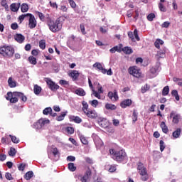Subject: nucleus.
<instances>
[{
	"mask_svg": "<svg viewBox=\"0 0 182 182\" xmlns=\"http://www.w3.org/2000/svg\"><path fill=\"white\" fill-rule=\"evenodd\" d=\"M46 24L48 26L50 31L56 33L62 29V25L60 24V19L57 18L56 20H53L50 17L48 16L46 18Z\"/></svg>",
	"mask_w": 182,
	"mask_h": 182,
	"instance_id": "1",
	"label": "nucleus"
},
{
	"mask_svg": "<svg viewBox=\"0 0 182 182\" xmlns=\"http://www.w3.org/2000/svg\"><path fill=\"white\" fill-rule=\"evenodd\" d=\"M109 153L112 154V159L118 163L127 160V154H126L124 150L115 151L114 149H109Z\"/></svg>",
	"mask_w": 182,
	"mask_h": 182,
	"instance_id": "2",
	"label": "nucleus"
},
{
	"mask_svg": "<svg viewBox=\"0 0 182 182\" xmlns=\"http://www.w3.org/2000/svg\"><path fill=\"white\" fill-rule=\"evenodd\" d=\"M15 53V49L11 46H4L0 48V55L4 58H12Z\"/></svg>",
	"mask_w": 182,
	"mask_h": 182,
	"instance_id": "3",
	"label": "nucleus"
},
{
	"mask_svg": "<svg viewBox=\"0 0 182 182\" xmlns=\"http://www.w3.org/2000/svg\"><path fill=\"white\" fill-rule=\"evenodd\" d=\"M137 170L141 176V180L142 181H147L149 180V173H147V168L144 167V165L141 162L137 164Z\"/></svg>",
	"mask_w": 182,
	"mask_h": 182,
	"instance_id": "4",
	"label": "nucleus"
},
{
	"mask_svg": "<svg viewBox=\"0 0 182 182\" xmlns=\"http://www.w3.org/2000/svg\"><path fill=\"white\" fill-rule=\"evenodd\" d=\"M128 73L134 77H136V79H140V77H141V70L137 66L129 67Z\"/></svg>",
	"mask_w": 182,
	"mask_h": 182,
	"instance_id": "5",
	"label": "nucleus"
},
{
	"mask_svg": "<svg viewBox=\"0 0 182 182\" xmlns=\"http://www.w3.org/2000/svg\"><path fill=\"white\" fill-rule=\"evenodd\" d=\"M93 68H96L97 70L100 72H102L103 75H108V76H112L113 75V72L112 71V68H109L108 70L103 68V65H102V63H95L93 65Z\"/></svg>",
	"mask_w": 182,
	"mask_h": 182,
	"instance_id": "6",
	"label": "nucleus"
},
{
	"mask_svg": "<svg viewBox=\"0 0 182 182\" xmlns=\"http://www.w3.org/2000/svg\"><path fill=\"white\" fill-rule=\"evenodd\" d=\"M45 82L51 92H56V90H58L60 87L56 82H53L52 79L49 77L45 78Z\"/></svg>",
	"mask_w": 182,
	"mask_h": 182,
	"instance_id": "7",
	"label": "nucleus"
},
{
	"mask_svg": "<svg viewBox=\"0 0 182 182\" xmlns=\"http://www.w3.org/2000/svg\"><path fill=\"white\" fill-rule=\"evenodd\" d=\"M169 117L172 119V123H173V124H178L182 119L181 115L175 111H171Z\"/></svg>",
	"mask_w": 182,
	"mask_h": 182,
	"instance_id": "8",
	"label": "nucleus"
},
{
	"mask_svg": "<svg viewBox=\"0 0 182 182\" xmlns=\"http://www.w3.org/2000/svg\"><path fill=\"white\" fill-rule=\"evenodd\" d=\"M27 15L29 16L28 28H30V29H34V28H36V25H38L36 18H35V16L32 15L31 14L28 13Z\"/></svg>",
	"mask_w": 182,
	"mask_h": 182,
	"instance_id": "9",
	"label": "nucleus"
},
{
	"mask_svg": "<svg viewBox=\"0 0 182 182\" xmlns=\"http://www.w3.org/2000/svg\"><path fill=\"white\" fill-rule=\"evenodd\" d=\"M90 176H92V170L90 168H88L84 176L80 177V181L81 182H89V178H90Z\"/></svg>",
	"mask_w": 182,
	"mask_h": 182,
	"instance_id": "10",
	"label": "nucleus"
},
{
	"mask_svg": "<svg viewBox=\"0 0 182 182\" xmlns=\"http://www.w3.org/2000/svg\"><path fill=\"white\" fill-rule=\"evenodd\" d=\"M109 99L112 102H117L119 100V95L117 94V90H114V92L109 91L107 95Z\"/></svg>",
	"mask_w": 182,
	"mask_h": 182,
	"instance_id": "11",
	"label": "nucleus"
},
{
	"mask_svg": "<svg viewBox=\"0 0 182 182\" xmlns=\"http://www.w3.org/2000/svg\"><path fill=\"white\" fill-rule=\"evenodd\" d=\"M49 123H50L49 119H40L38 122L34 124V126L35 127L37 126V129H38V127L41 129V127H43L45 124H49Z\"/></svg>",
	"mask_w": 182,
	"mask_h": 182,
	"instance_id": "12",
	"label": "nucleus"
},
{
	"mask_svg": "<svg viewBox=\"0 0 182 182\" xmlns=\"http://www.w3.org/2000/svg\"><path fill=\"white\" fill-rule=\"evenodd\" d=\"M14 95L17 97V99H21V102H26L28 100V97L23 92H14Z\"/></svg>",
	"mask_w": 182,
	"mask_h": 182,
	"instance_id": "13",
	"label": "nucleus"
},
{
	"mask_svg": "<svg viewBox=\"0 0 182 182\" xmlns=\"http://www.w3.org/2000/svg\"><path fill=\"white\" fill-rule=\"evenodd\" d=\"M132 101L130 99L124 100L120 103V106L122 109H126V107H129L132 106Z\"/></svg>",
	"mask_w": 182,
	"mask_h": 182,
	"instance_id": "14",
	"label": "nucleus"
},
{
	"mask_svg": "<svg viewBox=\"0 0 182 182\" xmlns=\"http://www.w3.org/2000/svg\"><path fill=\"white\" fill-rule=\"evenodd\" d=\"M89 119H96L97 117V113L95 110H88L85 113Z\"/></svg>",
	"mask_w": 182,
	"mask_h": 182,
	"instance_id": "15",
	"label": "nucleus"
},
{
	"mask_svg": "<svg viewBox=\"0 0 182 182\" xmlns=\"http://www.w3.org/2000/svg\"><path fill=\"white\" fill-rule=\"evenodd\" d=\"M19 8H21V3H12L10 5V10L11 12H18Z\"/></svg>",
	"mask_w": 182,
	"mask_h": 182,
	"instance_id": "16",
	"label": "nucleus"
},
{
	"mask_svg": "<svg viewBox=\"0 0 182 182\" xmlns=\"http://www.w3.org/2000/svg\"><path fill=\"white\" fill-rule=\"evenodd\" d=\"M69 76L72 77L73 80H77V77L80 76V73H79V71L73 70L69 73Z\"/></svg>",
	"mask_w": 182,
	"mask_h": 182,
	"instance_id": "17",
	"label": "nucleus"
},
{
	"mask_svg": "<svg viewBox=\"0 0 182 182\" xmlns=\"http://www.w3.org/2000/svg\"><path fill=\"white\" fill-rule=\"evenodd\" d=\"M14 38L18 43H23V41H25V36L22 34H16Z\"/></svg>",
	"mask_w": 182,
	"mask_h": 182,
	"instance_id": "18",
	"label": "nucleus"
},
{
	"mask_svg": "<svg viewBox=\"0 0 182 182\" xmlns=\"http://www.w3.org/2000/svg\"><path fill=\"white\" fill-rule=\"evenodd\" d=\"M164 2H166V0H160V2L159 4V11H161V12H166L167 11V9L163 4H164Z\"/></svg>",
	"mask_w": 182,
	"mask_h": 182,
	"instance_id": "19",
	"label": "nucleus"
},
{
	"mask_svg": "<svg viewBox=\"0 0 182 182\" xmlns=\"http://www.w3.org/2000/svg\"><path fill=\"white\" fill-rule=\"evenodd\" d=\"M70 121L74 122L75 123H77V124L82 123V119L79 117H75V116H70Z\"/></svg>",
	"mask_w": 182,
	"mask_h": 182,
	"instance_id": "20",
	"label": "nucleus"
},
{
	"mask_svg": "<svg viewBox=\"0 0 182 182\" xmlns=\"http://www.w3.org/2000/svg\"><path fill=\"white\" fill-rule=\"evenodd\" d=\"M75 95L77 96H86V92L82 88H78L75 91Z\"/></svg>",
	"mask_w": 182,
	"mask_h": 182,
	"instance_id": "21",
	"label": "nucleus"
},
{
	"mask_svg": "<svg viewBox=\"0 0 182 182\" xmlns=\"http://www.w3.org/2000/svg\"><path fill=\"white\" fill-rule=\"evenodd\" d=\"M180 134H181V128H177L176 130L173 132L172 136L174 139H178Z\"/></svg>",
	"mask_w": 182,
	"mask_h": 182,
	"instance_id": "22",
	"label": "nucleus"
},
{
	"mask_svg": "<svg viewBox=\"0 0 182 182\" xmlns=\"http://www.w3.org/2000/svg\"><path fill=\"white\" fill-rule=\"evenodd\" d=\"M105 109L107 110H116V109H117V107L115 105L107 103L105 104Z\"/></svg>",
	"mask_w": 182,
	"mask_h": 182,
	"instance_id": "23",
	"label": "nucleus"
},
{
	"mask_svg": "<svg viewBox=\"0 0 182 182\" xmlns=\"http://www.w3.org/2000/svg\"><path fill=\"white\" fill-rule=\"evenodd\" d=\"M122 52H124L125 55H132V53H133V49L128 46L124 47L122 48Z\"/></svg>",
	"mask_w": 182,
	"mask_h": 182,
	"instance_id": "24",
	"label": "nucleus"
},
{
	"mask_svg": "<svg viewBox=\"0 0 182 182\" xmlns=\"http://www.w3.org/2000/svg\"><path fill=\"white\" fill-rule=\"evenodd\" d=\"M160 126L163 133H165V134H167V133H168V127H167V125H166V122H162Z\"/></svg>",
	"mask_w": 182,
	"mask_h": 182,
	"instance_id": "25",
	"label": "nucleus"
},
{
	"mask_svg": "<svg viewBox=\"0 0 182 182\" xmlns=\"http://www.w3.org/2000/svg\"><path fill=\"white\" fill-rule=\"evenodd\" d=\"M33 92L35 95H41V92H42V87L38 85H35L33 87Z\"/></svg>",
	"mask_w": 182,
	"mask_h": 182,
	"instance_id": "26",
	"label": "nucleus"
},
{
	"mask_svg": "<svg viewBox=\"0 0 182 182\" xmlns=\"http://www.w3.org/2000/svg\"><path fill=\"white\" fill-rule=\"evenodd\" d=\"M36 15H38L39 19L42 21V22H46V18L48 17H45V15L43 13H41L39 11H36Z\"/></svg>",
	"mask_w": 182,
	"mask_h": 182,
	"instance_id": "27",
	"label": "nucleus"
},
{
	"mask_svg": "<svg viewBox=\"0 0 182 182\" xmlns=\"http://www.w3.org/2000/svg\"><path fill=\"white\" fill-rule=\"evenodd\" d=\"M52 107H46L43 110V114H44L45 116H48V115H50L52 114Z\"/></svg>",
	"mask_w": 182,
	"mask_h": 182,
	"instance_id": "28",
	"label": "nucleus"
},
{
	"mask_svg": "<svg viewBox=\"0 0 182 182\" xmlns=\"http://www.w3.org/2000/svg\"><path fill=\"white\" fill-rule=\"evenodd\" d=\"M80 140L82 144H85L87 146V144H89V141L87 140V137L85 136V135H80Z\"/></svg>",
	"mask_w": 182,
	"mask_h": 182,
	"instance_id": "29",
	"label": "nucleus"
},
{
	"mask_svg": "<svg viewBox=\"0 0 182 182\" xmlns=\"http://www.w3.org/2000/svg\"><path fill=\"white\" fill-rule=\"evenodd\" d=\"M8 84L9 87H16V82L14 81L12 77H10L8 80Z\"/></svg>",
	"mask_w": 182,
	"mask_h": 182,
	"instance_id": "30",
	"label": "nucleus"
},
{
	"mask_svg": "<svg viewBox=\"0 0 182 182\" xmlns=\"http://www.w3.org/2000/svg\"><path fill=\"white\" fill-rule=\"evenodd\" d=\"M21 11L23 13L28 12V11H29V6L25 3L22 4L21 6Z\"/></svg>",
	"mask_w": 182,
	"mask_h": 182,
	"instance_id": "31",
	"label": "nucleus"
},
{
	"mask_svg": "<svg viewBox=\"0 0 182 182\" xmlns=\"http://www.w3.org/2000/svg\"><path fill=\"white\" fill-rule=\"evenodd\" d=\"M137 117H139V113H137L136 109H134L132 112V123L137 122Z\"/></svg>",
	"mask_w": 182,
	"mask_h": 182,
	"instance_id": "32",
	"label": "nucleus"
},
{
	"mask_svg": "<svg viewBox=\"0 0 182 182\" xmlns=\"http://www.w3.org/2000/svg\"><path fill=\"white\" fill-rule=\"evenodd\" d=\"M66 114H68V111L61 112V114L57 117L56 120H58V122H62V120H64L65 116H66Z\"/></svg>",
	"mask_w": 182,
	"mask_h": 182,
	"instance_id": "33",
	"label": "nucleus"
},
{
	"mask_svg": "<svg viewBox=\"0 0 182 182\" xmlns=\"http://www.w3.org/2000/svg\"><path fill=\"white\" fill-rule=\"evenodd\" d=\"M1 6H3L6 11H9V6H8V1L6 0H1Z\"/></svg>",
	"mask_w": 182,
	"mask_h": 182,
	"instance_id": "34",
	"label": "nucleus"
},
{
	"mask_svg": "<svg viewBox=\"0 0 182 182\" xmlns=\"http://www.w3.org/2000/svg\"><path fill=\"white\" fill-rule=\"evenodd\" d=\"M28 62L31 63V65H36V63H38L36 58L33 57V55H30L28 57Z\"/></svg>",
	"mask_w": 182,
	"mask_h": 182,
	"instance_id": "35",
	"label": "nucleus"
},
{
	"mask_svg": "<svg viewBox=\"0 0 182 182\" xmlns=\"http://www.w3.org/2000/svg\"><path fill=\"white\" fill-rule=\"evenodd\" d=\"M82 112L84 113H85L86 112H88L89 110L87 109H89V105H87V102H86L85 101H82Z\"/></svg>",
	"mask_w": 182,
	"mask_h": 182,
	"instance_id": "36",
	"label": "nucleus"
},
{
	"mask_svg": "<svg viewBox=\"0 0 182 182\" xmlns=\"http://www.w3.org/2000/svg\"><path fill=\"white\" fill-rule=\"evenodd\" d=\"M171 95L172 96H173V97H175L176 100H177V102H178V100H180V96L178 95V92L176 90H173L171 91Z\"/></svg>",
	"mask_w": 182,
	"mask_h": 182,
	"instance_id": "37",
	"label": "nucleus"
},
{
	"mask_svg": "<svg viewBox=\"0 0 182 182\" xmlns=\"http://www.w3.org/2000/svg\"><path fill=\"white\" fill-rule=\"evenodd\" d=\"M170 92V88L168 85L165 86L162 90V96H167Z\"/></svg>",
	"mask_w": 182,
	"mask_h": 182,
	"instance_id": "38",
	"label": "nucleus"
},
{
	"mask_svg": "<svg viewBox=\"0 0 182 182\" xmlns=\"http://www.w3.org/2000/svg\"><path fill=\"white\" fill-rule=\"evenodd\" d=\"M164 43V41H163V40L157 39L154 43L155 48H156L157 49H159L160 45H163Z\"/></svg>",
	"mask_w": 182,
	"mask_h": 182,
	"instance_id": "39",
	"label": "nucleus"
},
{
	"mask_svg": "<svg viewBox=\"0 0 182 182\" xmlns=\"http://www.w3.org/2000/svg\"><path fill=\"white\" fill-rule=\"evenodd\" d=\"M52 153L54 156V157H59L60 156V153L59 152V149H58L56 147L52 148Z\"/></svg>",
	"mask_w": 182,
	"mask_h": 182,
	"instance_id": "40",
	"label": "nucleus"
},
{
	"mask_svg": "<svg viewBox=\"0 0 182 182\" xmlns=\"http://www.w3.org/2000/svg\"><path fill=\"white\" fill-rule=\"evenodd\" d=\"M39 48L43 50L46 48V41L45 40H41L39 41Z\"/></svg>",
	"mask_w": 182,
	"mask_h": 182,
	"instance_id": "41",
	"label": "nucleus"
},
{
	"mask_svg": "<svg viewBox=\"0 0 182 182\" xmlns=\"http://www.w3.org/2000/svg\"><path fill=\"white\" fill-rule=\"evenodd\" d=\"M32 177H33V171H28L24 176V178L26 180H29L30 178H32Z\"/></svg>",
	"mask_w": 182,
	"mask_h": 182,
	"instance_id": "42",
	"label": "nucleus"
},
{
	"mask_svg": "<svg viewBox=\"0 0 182 182\" xmlns=\"http://www.w3.org/2000/svg\"><path fill=\"white\" fill-rule=\"evenodd\" d=\"M109 52L111 53H116V52H121L120 48H119V46H116L114 47H113L112 48H111L109 50Z\"/></svg>",
	"mask_w": 182,
	"mask_h": 182,
	"instance_id": "43",
	"label": "nucleus"
},
{
	"mask_svg": "<svg viewBox=\"0 0 182 182\" xmlns=\"http://www.w3.org/2000/svg\"><path fill=\"white\" fill-rule=\"evenodd\" d=\"M16 154V149L15 148H11L9 151V156L11 157H14Z\"/></svg>",
	"mask_w": 182,
	"mask_h": 182,
	"instance_id": "44",
	"label": "nucleus"
},
{
	"mask_svg": "<svg viewBox=\"0 0 182 182\" xmlns=\"http://www.w3.org/2000/svg\"><path fill=\"white\" fill-rule=\"evenodd\" d=\"M68 170H70V171H76V166H75V164L69 163L68 164Z\"/></svg>",
	"mask_w": 182,
	"mask_h": 182,
	"instance_id": "45",
	"label": "nucleus"
},
{
	"mask_svg": "<svg viewBox=\"0 0 182 182\" xmlns=\"http://www.w3.org/2000/svg\"><path fill=\"white\" fill-rule=\"evenodd\" d=\"M100 126H101V127H103V129H106V127L109 126V124H107V120H102L101 122H100Z\"/></svg>",
	"mask_w": 182,
	"mask_h": 182,
	"instance_id": "46",
	"label": "nucleus"
},
{
	"mask_svg": "<svg viewBox=\"0 0 182 182\" xmlns=\"http://www.w3.org/2000/svg\"><path fill=\"white\" fill-rule=\"evenodd\" d=\"M90 105H91L92 107H97V106H99V101H97V100L90 101Z\"/></svg>",
	"mask_w": 182,
	"mask_h": 182,
	"instance_id": "47",
	"label": "nucleus"
},
{
	"mask_svg": "<svg viewBox=\"0 0 182 182\" xmlns=\"http://www.w3.org/2000/svg\"><path fill=\"white\" fill-rule=\"evenodd\" d=\"M92 95H93V96H95V97H97V99H101L102 97L100 96V93L97 92V91L92 90Z\"/></svg>",
	"mask_w": 182,
	"mask_h": 182,
	"instance_id": "48",
	"label": "nucleus"
},
{
	"mask_svg": "<svg viewBox=\"0 0 182 182\" xmlns=\"http://www.w3.org/2000/svg\"><path fill=\"white\" fill-rule=\"evenodd\" d=\"M66 131L68 134H73V133H75V129L72 127H68Z\"/></svg>",
	"mask_w": 182,
	"mask_h": 182,
	"instance_id": "49",
	"label": "nucleus"
},
{
	"mask_svg": "<svg viewBox=\"0 0 182 182\" xmlns=\"http://www.w3.org/2000/svg\"><path fill=\"white\" fill-rule=\"evenodd\" d=\"M9 137H11V141H13L16 144H18V143H19V139L16 138L15 136L9 135Z\"/></svg>",
	"mask_w": 182,
	"mask_h": 182,
	"instance_id": "50",
	"label": "nucleus"
},
{
	"mask_svg": "<svg viewBox=\"0 0 182 182\" xmlns=\"http://www.w3.org/2000/svg\"><path fill=\"white\" fill-rule=\"evenodd\" d=\"M156 18V14H154V13H151L147 16V19L148 21H149L150 22L153 21V19Z\"/></svg>",
	"mask_w": 182,
	"mask_h": 182,
	"instance_id": "51",
	"label": "nucleus"
},
{
	"mask_svg": "<svg viewBox=\"0 0 182 182\" xmlns=\"http://www.w3.org/2000/svg\"><path fill=\"white\" fill-rule=\"evenodd\" d=\"M5 177L6 178V180H9V181L14 180V177H12V174L9 172H6L5 173Z\"/></svg>",
	"mask_w": 182,
	"mask_h": 182,
	"instance_id": "52",
	"label": "nucleus"
},
{
	"mask_svg": "<svg viewBox=\"0 0 182 182\" xmlns=\"http://www.w3.org/2000/svg\"><path fill=\"white\" fill-rule=\"evenodd\" d=\"M160 144V151H164V149H166V146L164 145V141L163 140H161L159 142Z\"/></svg>",
	"mask_w": 182,
	"mask_h": 182,
	"instance_id": "53",
	"label": "nucleus"
},
{
	"mask_svg": "<svg viewBox=\"0 0 182 182\" xmlns=\"http://www.w3.org/2000/svg\"><path fill=\"white\" fill-rule=\"evenodd\" d=\"M26 16H29V15L23 14V15L19 16L18 21H20V23H22V22H23V20L25 19V18H26Z\"/></svg>",
	"mask_w": 182,
	"mask_h": 182,
	"instance_id": "54",
	"label": "nucleus"
},
{
	"mask_svg": "<svg viewBox=\"0 0 182 182\" xmlns=\"http://www.w3.org/2000/svg\"><path fill=\"white\" fill-rule=\"evenodd\" d=\"M10 103H18V97L17 96H13L10 99Z\"/></svg>",
	"mask_w": 182,
	"mask_h": 182,
	"instance_id": "55",
	"label": "nucleus"
},
{
	"mask_svg": "<svg viewBox=\"0 0 182 182\" xmlns=\"http://www.w3.org/2000/svg\"><path fill=\"white\" fill-rule=\"evenodd\" d=\"M71 8H73V9H75L76 8V3L75 2V1L73 0H68Z\"/></svg>",
	"mask_w": 182,
	"mask_h": 182,
	"instance_id": "56",
	"label": "nucleus"
},
{
	"mask_svg": "<svg viewBox=\"0 0 182 182\" xmlns=\"http://www.w3.org/2000/svg\"><path fill=\"white\" fill-rule=\"evenodd\" d=\"M25 167H26V165L25 164H20L18 166V169L20 171H23V170H25Z\"/></svg>",
	"mask_w": 182,
	"mask_h": 182,
	"instance_id": "57",
	"label": "nucleus"
},
{
	"mask_svg": "<svg viewBox=\"0 0 182 182\" xmlns=\"http://www.w3.org/2000/svg\"><path fill=\"white\" fill-rule=\"evenodd\" d=\"M11 29H13V31H16V29H18V28H19V26H18L17 23H13L11 25Z\"/></svg>",
	"mask_w": 182,
	"mask_h": 182,
	"instance_id": "58",
	"label": "nucleus"
},
{
	"mask_svg": "<svg viewBox=\"0 0 182 182\" xmlns=\"http://www.w3.org/2000/svg\"><path fill=\"white\" fill-rule=\"evenodd\" d=\"M134 35L136 41H140V37H139V33L137 31V29L134 30Z\"/></svg>",
	"mask_w": 182,
	"mask_h": 182,
	"instance_id": "59",
	"label": "nucleus"
},
{
	"mask_svg": "<svg viewBox=\"0 0 182 182\" xmlns=\"http://www.w3.org/2000/svg\"><path fill=\"white\" fill-rule=\"evenodd\" d=\"M60 85H63V86H68V85H69V82L65 80H60L59 81Z\"/></svg>",
	"mask_w": 182,
	"mask_h": 182,
	"instance_id": "60",
	"label": "nucleus"
},
{
	"mask_svg": "<svg viewBox=\"0 0 182 182\" xmlns=\"http://www.w3.org/2000/svg\"><path fill=\"white\" fill-rule=\"evenodd\" d=\"M13 96H15L14 95V92H8L7 93V97H6V100H11V98L13 97Z\"/></svg>",
	"mask_w": 182,
	"mask_h": 182,
	"instance_id": "61",
	"label": "nucleus"
},
{
	"mask_svg": "<svg viewBox=\"0 0 182 182\" xmlns=\"http://www.w3.org/2000/svg\"><path fill=\"white\" fill-rule=\"evenodd\" d=\"M80 28L81 29V32L82 35H86V30L85 29V24H80Z\"/></svg>",
	"mask_w": 182,
	"mask_h": 182,
	"instance_id": "62",
	"label": "nucleus"
},
{
	"mask_svg": "<svg viewBox=\"0 0 182 182\" xmlns=\"http://www.w3.org/2000/svg\"><path fill=\"white\" fill-rule=\"evenodd\" d=\"M168 26H170L169 21H165L161 24V28H168Z\"/></svg>",
	"mask_w": 182,
	"mask_h": 182,
	"instance_id": "63",
	"label": "nucleus"
},
{
	"mask_svg": "<svg viewBox=\"0 0 182 182\" xmlns=\"http://www.w3.org/2000/svg\"><path fill=\"white\" fill-rule=\"evenodd\" d=\"M85 160L87 164H93V160L89 157H85Z\"/></svg>",
	"mask_w": 182,
	"mask_h": 182,
	"instance_id": "64",
	"label": "nucleus"
}]
</instances>
